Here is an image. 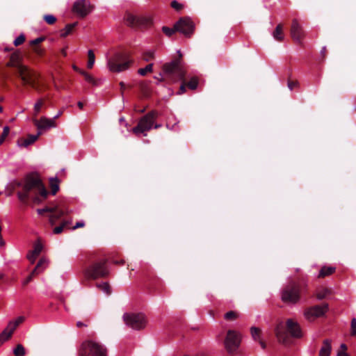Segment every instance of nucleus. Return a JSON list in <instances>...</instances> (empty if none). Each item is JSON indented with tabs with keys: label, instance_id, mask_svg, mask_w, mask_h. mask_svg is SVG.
<instances>
[{
	"label": "nucleus",
	"instance_id": "46",
	"mask_svg": "<svg viewBox=\"0 0 356 356\" xmlns=\"http://www.w3.org/2000/svg\"><path fill=\"white\" fill-rule=\"evenodd\" d=\"M42 245L40 243H36L34 245L33 250L31 252H33V254L38 256L40 254V252H42Z\"/></svg>",
	"mask_w": 356,
	"mask_h": 356
},
{
	"label": "nucleus",
	"instance_id": "63",
	"mask_svg": "<svg viewBox=\"0 0 356 356\" xmlns=\"http://www.w3.org/2000/svg\"><path fill=\"white\" fill-rule=\"evenodd\" d=\"M337 356H348L345 352H339Z\"/></svg>",
	"mask_w": 356,
	"mask_h": 356
},
{
	"label": "nucleus",
	"instance_id": "61",
	"mask_svg": "<svg viewBox=\"0 0 356 356\" xmlns=\"http://www.w3.org/2000/svg\"><path fill=\"white\" fill-rule=\"evenodd\" d=\"M341 348L342 349V351L341 352H345L346 350H347V346L346 344L344 343H342L341 345Z\"/></svg>",
	"mask_w": 356,
	"mask_h": 356
},
{
	"label": "nucleus",
	"instance_id": "19",
	"mask_svg": "<svg viewBox=\"0 0 356 356\" xmlns=\"http://www.w3.org/2000/svg\"><path fill=\"white\" fill-rule=\"evenodd\" d=\"M40 134L41 132L38 131L36 135H29L26 138H19L17 140V145L19 147H26L36 141Z\"/></svg>",
	"mask_w": 356,
	"mask_h": 356
},
{
	"label": "nucleus",
	"instance_id": "53",
	"mask_svg": "<svg viewBox=\"0 0 356 356\" xmlns=\"http://www.w3.org/2000/svg\"><path fill=\"white\" fill-rule=\"evenodd\" d=\"M184 356H209V355L206 352L200 351V352H198L197 353H196L195 355H184Z\"/></svg>",
	"mask_w": 356,
	"mask_h": 356
},
{
	"label": "nucleus",
	"instance_id": "35",
	"mask_svg": "<svg viewBox=\"0 0 356 356\" xmlns=\"http://www.w3.org/2000/svg\"><path fill=\"white\" fill-rule=\"evenodd\" d=\"M153 71V63H149L146 65L144 68H140L138 70V73L141 76H145L147 73H150Z\"/></svg>",
	"mask_w": 356,
	"mask_h": 356
},
{
	"label": "nucleus",
	"instance_id": "58",
	"mask_svg": "<svg viewBox=\"0 0 356 356\" xmlns=\"http://www.w3.org/2000/svg\"><path fill=\"white\" fill-rule=\"evenodd\" d=\"M71 223L70 221H68V220H64L61 222V225H63V227L65 228L66 226H67L68 225H70Z\"/></svg>",
	"mask_w": 356,
	"mask_h": 356
},
{
	"label": "nucleus",
	"instance_id": "6",
	"mask_svg": "<svg viewBox=\"0 0 356 356\" xmlns=\"http://www.w3.org/2000/svg\"><path fill=\"white\" fill-rule=\"evenodd\" d=\"M108 350L102 343L92 339L84 341L80 347L79 356H107Z\"/></svg>",
	"mask_w": 356,
	"mask_h": 356
},
{
	"label": "nucleus",
	"instance_id": "48",
	"mask_svg": "<svg viewBox=\"0 0 356 356\" xmlns=\"http://www.w3.org/2000/svg\"><path fill=\"white\" fill-rule=\"evenodd\" d=\"M45 40V37H39L38 38H35V40H33L30 42L31 45H37L42 42H43Z\"/></svg>",
	"mask_w": 356,
	"mask_h": 356
},
{
	"label": "nucleus",
	"instance_id": "30",
	"mask_svg": "<svg viewBox=\"0 0 356 356\" xmlns=\"http://www.w3.org/2000/svg\"><path fill=\"white\" fill-rule=\"evenodd\" d=\"M162 31L166 36H168V37L172 36L175 32H178V29H176V23L175 24V25L172 28H170L168 26H163Z\"/></svg>",
	"mask_w": 356,
	"mask_h": 356
},
{
	"label": "nucleus",
	"instance_id": "22",
	"mask_svg": "<svg viewBox=\"0 0 356 356\" xmlns=\"http://www.w3.org/2000/svg\"><path fill=\"white\" fill-rule=\"evenodd\" d=\"M68 213L67 209H59L57 207V211L53 212L49 216V221L51 225H54L56 222L62 216H65Z\"/></svg>",
	"mask_w": 356,
	"mask_h": 356
},
{
	"label": "nucleus",
	"instance_id": "21",
	"mask_svg": "<svg viewBox=\"0 0 356 356\" xmlns=\"http://www.w3.org/2000/svg\"><path fill=\"white\" fill-rule=\"evenodd\" d=\"M47 266L48 260L44 257L41 258L30 275L34 277L35 275L41 273L47 267Z\"/></svg>",
	"mask_w": 356,
	"mask_h": 356
},
{
	"label": "nucleus",
	"instance_id": "15",
	"mask_svg": "<svg viewBox=\"0 0 356 356\" xmlns=\"http://www.w3.org/2000/svg\"><path fill=\"white\" fill-rule=\"evenodd\" d=\"M92 8L88 0H77L74 3L72 11L79 17L83 18L91 13Z\"/></svg>",
	"mask_w": 356,
	"mask_h": 356
},
{
	"label": "nucleus",
	"instance_id": "23",
	"mask_svg": "<svg viewBox=\"0 0 356 356\" xmlns=\"http://www.w3.org/2000/svg\"><path fill=\"white\" fill-rule=\"evenodd\" d=\"M331 340L325 339L319 350V356H330L332 351Z\"/></svg>",
	"mask_w": 356,
	"mask_h": 356
},
{
	"label": "nucleus",
	"instance_id": "49",
	"mask_svg": "<svg viewBox=\"0 0 356 356\" xmlns=\"http://www.w3.org/2000/svg\"><path fill=\"white\" fill-rule=\"evenodd\" d=\"M38 257V255L33 254V253L31 252H30L27 254V259L31 261V264H33L35 262V261Z\"/></svg>",
	"mask_w": 356,
	"mask_h": 356
},
{
	"label": "nucleus",
	"instance_id": "5",
	"mask_svg": "<svg viewBox=\"0 0 356 356\" xmlns=\"http://www.w3.org/2000/svg\"><path fill=\"white\" fill-rule=\"evenodd\" d=\"M134 60L125 53L117 52L108 58L107 66L112 72L119 73L128 70Z\"/></svg>",
	"mask_w": 356,
	"mask_h": 356
},
{
	"label": "nucleus",
	"instance_id": "13",
	"mask_svg": "<svg viewBox=\"0 0 356 356\" xmlns=\"http://www.w3.org/2000/svg\"><path fill=\"white\" fill-rule=\"evenodd\" d=\"M126 23L131 27H147L152 23V19L149 17L137 16L131 13H127L125 16Z\"/></svg>",
	"mask_w": 356,
	"mask_h": 356
},
{
	"label": "nucleus",
	"instance_id": "18",
	"mask_svg": "<svg viewBox=\"0 0 356 356\" xmlns=\"http://www.w3.org/2000/svg\"><path fill=\"white\" fill-rule=\"evenodd\" d=\"M22 54L19 51H14L10 56V60L7 63V67H15L18 70V67L23 65L20 63Z\"/></svg>",
	"mask_w": 356,
	"mask_h": 356
},
{
	"label": "nucleus",
	"instance_id": "59",
	"mask_svg": "<svg viewBox=\"0 0 356 356\" xmlns=\"http://www.w3.org/2000/svg\"><path fill=\"white\" fill-rule=\"evenodd\" d=\"M72 67H73L74 70H75L76 72H79L80 74H81V72H84V70H81L80 68H79L76 65H73Z\"/></svg>",
	"mask_w": 356,
	"mask_h": 356
},
{
	"label": "nucleus",
	"instance_id": "27",
	"mask_svg": "<svg viewBox=\"0 0 356 356\" xmlns=\"http://www.w3.org/2000/svg\"><path fill=\"white\" fill-rule=\"evenodd\" d=\"M78 22H74L72 24H68L65 26V27L60 31V37L65 38L68 35H70L74 30V29L76 26Z\"/></svg>",
	"mask_w": 356,
	"mask_h": 356
},
{
	"label": "nucleus",
	"instance_id": "34",
	"mask_svg": "<svg viewBox=\"0 0 356 356\" xmlns=\"http://www.w3.org/2000/svg\"><path fill=\"white\" fill-rule=\"evenodd\" d=\"M88 61L87 63V67L89 69H92L94 65L95 61V54L92 50H91V49L88 50Z\"/></svg>",
	"mask_w": 356,
	"mask_h": 356
},
{
	"label": "nucleus",
	"instance_id": "24",
	"mask_svg": "<svg viewBox=\"0 0 356 356\" xmlns=\"http://www.w3.org/2000/svg\"><path fill=\"white\" fill-rule=\"evenodd\" d=\"M336 271V267L334 266H323L320 269L319 273L318 275V278H324L325 277L330 276L334 274Z\"/></svg>",
	"mask_w": 356,
	"mask_h": 356
},
{
	"label": "nucleus",
	"instance_id": "10",
	"mask_svg": "<svg viewBox=\"0 0 356 356\" xmlns=\"http://www.w3.org/2000/svg\"><path fill=\"white\" fill-rule=\"evenodd\" d=\"M241 343V334L239 332L229 330L224 341L225 348L229 354H234Z\"/></svg>",
	"mask_w": 356,
	"mask_h": 356
},
{
	"label": "nucleus",
	"instance_id": "25",
	"mask_svg": "<svg viewBox=\"0 0 356 356\" xmlns=\"http://www.w3.org/2000/svg\"><path fill=\"white\" fill-rule=\"evenodd\" d=\"M24 316H19L15 321H10L6 326V328L13 334L17 327L24 322Z\"/></svg>",
	"mask_w": 356,
	"mask_h": 356
},
{
	"label": "nucleus",
	"instance_id": "38",
	"mask_svg": "<svg viewBox=\"0 0 356 356\" xmlns=\"http://www.w3.org/2000/svg\"><path fill=\"white\" fill-rule=\"evenodd\" d=\"M13 353L15 356H24L26 353L25 348L22 344L17 345Z\"/></svg>",
	"mask_w": 356,
	"mask_h": 356
},
{
	"label": "nucleus",
	"instance_id": "9",
	"mask_svg": "<svg viewBox=\"0 0 356 356\" xmlns=\"http://www.w3.org/2000/svg\"><path fill=\"white\" fill-rule=\"evenodd\" d=\"M157 115V112L155 111L149 112L140 119L137 126L132 129V132L137 136L143 134L144 136H146L147 132L153 127Z\"/></svg>",
	"mask_w": 356,
	"mask_h": 356
},
{
	"label": "nucleus",
	"instance_id": "3",
	"mask_svg": "<svg viewBox=\"0 0 356 356\" xmlns=\"http://www.w3.org/2000/svg\"><path fill=\"white\" fill-rule=\"evenodd\" d=\"M275 334L278 342L284 345L290 343L289 335L296 339H300L303 337L300 325L292 318H288L285 324L282 321L279 322L275 328Z\"/></svg>",
	"mask_w": 356,
	"mask_h": 356
},
{
	"label": "nucleus",
	"instance_id": "20",
	"mask_svg": "<svg viewBox=\"0 0 356 356\" xmlns=\"http://www.w3.org/2000/svg\"><path fill=\"white\" fill-rule=\"evenodd\" d=\"M250 333L252 339L255 341H258L261 345L262 349H265L266 348V343L261 339V330L259 327H252L250 328Z\"/></svg>",
	"mask_w": 356,
	"mask_h": 356
},
{
	"label": "nucleus",
	"instance_id": "55",
	"mask_svg": "<svg viewBox=\"0 0 356 356\" xmlns=\"http://www.w3.org/2000/svg\"><path fill=\"white\" fill-rule=\"evenodd\" d=\"M327 54V49L325 47H323L321 50V55L323 58V59H325Z\"/></svg>",
	"mask_w": 356,
	"mask_h": 356
},
{
	"label": "nucleus",
	"instance_id": "60",
	"mask_svg": "<svg viewBox=\"0 0 356 356\" xmlns=\"http://www.w3.org/2000/svg\"><path fill=\"white\" fill-rule=\"evenodd\" d=\"M120 86L121 91L123 93L124 90L125 89V84H124V82L122 81V82L120 83Z\"/></svg>",
	"mask_w": 356,
	"mask_h": 356
},
{
	"label": "nucleus",
	"instance_id": "36",
	"mask_svg": "<svg viewBox=\"0 0 356 356\" xmlns=\"http://www.w3.org/2000/svg\"><path fill=\"white\" fill-rule=\"evenodd\" d=\"M81 74L84 76V79L87 82L92 84L93 86L97 85V81L95 79V78L86 71L81 72Z\"/></svg>",
	"mask_w": 356,
	"mask_h": 356
},
{
	"label": "nucleus",
	"instance_id": "56",
	"mask_svg": "<svg viewBox=\"0 0 356 356\" xmlns=\"http://www.w3.org/2000/svg\"><path fill=\"white\" fill-rule=\"evenodd\" d=\"M76 326H77L78 327H87V326H88V325H87V324H86V323H82V322H81V321H78V322L76 323Z\"/></svg>",
	"mask_w": 356,
	"mask_h": 356
},
{
	"label": "nucleus",
	"instance_id": "2",
	"mask_svg": "<svg viewBox=\"0 0 356 356\" xmlns=\"http://www.w3.org/2000/svg\"><path fill=\"white\" fill-rule=\"evenodd\" d=\"M16 186L22 188V191L17 192L18 198L22 202L26 201L31 194L35 201L39 200L38 195L43 198L47 196V191L37 174L26 175L22 181L16 184Z\"/></svg>",
	"mask_w": 356,
	"mask_h": 356
},
{
	"label": "nucleus",
	"instance_id": "4",
	"mask_svg": "<svg viewBox=\"0 0 356 356\" xmlns=\"http://www.w3.org/2000/svg\"><path fill=\"white\" fill-rule=\"evenodd\" d=\"M18 75L24 86H30L38 92H40L44 85L40 81V74L26 65L18 67Z\"/></svg>",
	"mask_w": 356,
	"mask_h": 356
},
{
	"label": "nucleus",
	"instance_id": "40",
	"mask_svg": "<svg viewBox=\"0 0 356 356\" xmlns=\"http://www.w3.org/2000/svg\"><path fill=\"white\" fill-rule=\"evenodd\" d=\"M44 20L48 24H54L56 22V18L53 15H45L43 17Z\"/></svg>",
	"mask_w": 356,
	"mask_h": 356
},
{
	"label": "nucleus",
	"instance_id": "57",
	"mask_svg": "<svg viewBox=\"0 0 356 356\" xmlns=\"http://www.w3.org/2000/svg\"><path fill=\"white\" fill-rule=\"evenodd\" d=\"M67 47H65L63 48L60 51V53L62 54V55L63 56H67Z\"/></svg>",
	"mask_w": 356,
	"mask_h": 356
},
{
	"label": "nucleus",
	"instance_id": "31",
	"mask_svg": "<svg viewBox=\"0 0 356 356\" xmlns=\"http://www.w3.org/2000/svg\"><path fill=\"white\" fill-rule=\"evenodd\" d=\"M239 317V314L235 311H229L225 314L224 318L227 321H234Z\"/></svg>",
	"mask_w": 356,
	"mask_h": 356
},
{
	"label": "nucleus",
	"instance_id": "37",
	"mask_svg": "<svg viewBox=\"0 0 356 356\" xmlns=\"http://www.w3.org/2000/svg\"><path fill=\"white\" fill-rule=\"evenodd\" d=\"M329 293H330V290L328 289L324 288V289L319 290L316 292V297L318 300H323Z\"/></svg>",
	"mask_w": 356,
	"mask_h": 356
},
{
	"label": "nucleus",
	"instance_id": "32",
	"mask_svg": "<svg viewBox=\"0 0 356 356\" xmlns=\"http://www.w3.org/2000/svg\"><path fill=\"white\" fill-rule=\"evenodd\" d=\"M96 286L102 290L103 292L106 293L107 295H110L111 293L110 285L108 282H103L101 284H97Z\"/></svg>",
	"mask_w": 356,
	"mask_h": 356
},
{
	"label": "nucleus",
	"instance_id": "41",
	"mask_svg": "<svg viewBox=\"0 0 356 356\" xmlns=\"http://www.w3.org/2000/svg\"><path fill=\"white\" fill-rule=\"evenodd\" d=\"M25 39V35L23 33H22L15 38V40L13 42V44L16 47L19 46L24 42Z\"/></svg>",
	"mask_w": 356,
	"mask_h": 356
},
{
	"label": "nucleus",
	"instance_id": "51",
	"mask_svg": "<svg viewBox=\"0 0 356 356\" xmlns=\"http://www.w3.org/2000/svg\"><path fill=\"white\" fill-rule=\"evenodd\" d=\"M33 51L38 56H42L44 54V49H42L40 47H35L33 49Z\"/></svg>",
	"mask_w": 356,
	"mask_h": 356
},
{
	"label": "nucleus",
	"instance_id": "47",
	"mask_svg": "<svg viewBox=\"0 0 356 356\" xmlns=\"http://www.w3.org/2000/svg\"><path fill=\"white\" fill-rule=\"evenodd\" d=\"M288 88L292 90L294 88H296L299 86V83L298 81H291L290 79L288 80Z\"/></svg>",
	"mask_w": 356,
	"mask_h": 356
},
{
	"label": "nucleus",
	"instance_id": "17",
	"mask_svg": "<svg viewBox=\"0 0 356 356\" xmlns=\"http://www.w3.org/2000/svg\"><path fill=\"white\" fill-rule=\"evenodd\" d=\"M34 124L39 130H44L56 127L54 119H49L46 117H42L39 120H34Z\"/></svg>",
	"mask_w": 356,
	"mask_h": 356
},
{
	"label": "nucleus",
	"instance_id": "50",
	"mask_svg": "<svg viewBox=\"0 0 356 356\" xmlns=\"http://www.w3.org/2000/svg\"><path fill=\"white\" fill-rule=\"evenodd\" d=\"M63 225H60L59 226H57L54 229L53 233L54 234H59L63 231Z\"/></svg>",
	"mask_w": 356,
	"mask_h": 356
},
{
	"label": "nucleus",
	"instance_id": "44",
	"mask_svg": "<svg viewBox=\"0 0 356 356\" xmlns=\"http://www.w3.org/2000/svg\"><path fill=\"white\" fill-rule=\"evenodd\" d=\"M9 131H10V128L8 126L4 127L3 133L0 137V145H1L4 142L6 137L9 134Z\"/></svg>",
	"mask_w": 356,
	"mask_h": 356
},
{
	"label": "nucleus",
	"instance_id": "42",
	"mask_svg": "<svg viewBox=\"0 0 356 356\" xmlns=\"http://www.w3.org/2000/svg\"><path fill=\"white\" fill-rule=\"evenodd\" d=\"M43 104L44 102L42 99H40L36 102V103L34 105L35 115H38L40 113Z\"/></svg>",
	"mask_w": 356,
	"mask_h": 356
},
{
	"label": "nucleus",
	"instance_id": "45",
	"mask_svg": "<svg viewBox=\"0 0 356 356\" xmlns=\"http://www.w3.org/2000/svg\"><path fill=\"white\" fill-rule=\"evenodd\" d=\"M350 335L356 337V318H353L350 323Z\"/></svg>",
	"mask_w": 356,
	"mask_h": 356
},
{
	"label": "nucleus",
	"instance_id": "7",
	"mask_svg": "<svg viewBox=\"0 0 356 356\" xmlns=\"http://www.w3.org/2000/svg\"><path fill=\"white\" fill-rule=\"evenodd\" d=\"M106 259H100L90 264L84 270V276L88 280H97L108 276L109 269L106 265Z\"/></svg>",
	"mask_w": 356,
	"mask_h": 356
},
{
	"label": "nucleus",
	"instance_id": "29",
	"mask_svg": "<svg viewBox=\"0 0 356 356\" xmlns=\"http://www.w3.org/2000/svg\"><path fill=\"white\" fill-rule=\"evenodd\" d=\"M58 183L59 181L56 177L50 179V187L51 190V194L54 195H56L59 190Z\"/></svg>",
	"mask_w": 356,
	"mask_h": 356
},
{
	"label": "nucleus",
	"instance_id": "43",
	"mask_svg": "<svg viewBox=\"0 0 356 356\" xmlns=\"http://www.w3.org/2000/svg\"><path fill=\"white\" fill-rule=\"evenodd\" d=\"M170 6L177 11H180L184 8V5L176 0H173L171 2Z\"/></svg>",
	"mask_w": 356,
	"mask_h": 356
},
{
	"label": "nucleus",
	"instance_id": "62",
	"mask_svg": "<svg viewBox=\"0 0 356 356\" xmlns=\"http://www.w3.org/2000/svg\"><path fill=\"white\" fill-rule=\"evenodd\" d=\"M77 106L80 109H83V104L81 102H78Z\"/></svg>",
	"mask_w": 356,
	"mask_h": 356
},
{
	"label": "nucleus",
	"instance_id": "64",
	"mask_svg": "<svg viewBox=\"0 0 356 356\" xmlns=\"http://www.w3.org/2000/svg\"><path fill=\"white\" fill-rule=\"evenodd\" d=\"M161 126H162V125H161V124H154V123L153 127H154V129H159V128L161 127Z\"/></svg>",
	"mask_w": 356,
	"mask_h": 356
},
{
	"label": "nucleus",
	"instance_id": "1",
	"mask_svg": "<svg viewBox=\"0 0 356 356\" xmlns=\"http://www.w3.org/2000/svg\"><path fill=\"white\" fill-rule=\"evenodd\" d=\"M164 75L174 81H181V84L177 91L178 95L186 92V87L191 90H195L197 88L199 80L196 76H192L188 81H186V67L181 59V54L179 58L166 63L163 65Z\"/></svg>",
	"mask_w": 356,
	"mask_h": 356
},
{
	"label": "nucleus",
	"instance_id": "28",
	"mask_svg": "<svg viewBox=\"0 0 356 356\" xmlns=\"http://www.w3.org/2000/svg\"><path fill=\"white\" fill-rule=\"evenodd\" d=\"M12 333L7 329L6 327L2 331L0 334V346L7 340H8L11 336Z\"/></svg>",
	"mask_w": 356,
	"mask_h": 356
},
{
	"label": "nucleus",
	"instance_id": "12",
	"mask_svg": "<svg viewBox=\"0 0 356 356\" xmlns=\"http://www.w3.org/2000/svg\"><path fill=\"white\" fill-rule=\"evenodd\" d=\"M176 29L184 36L191 38L195 31V24L188 17H181L176 22Z\"/></svg>",
	"mask_w": 356,
	"mask_h": 356
},
{
	"label": "nucleus",
	"instance_id": "14",
	"mask_svg": "<svg viewBox=\"0 0 356 356\" xmlns=\"http://www.w3.org/2000/svg\"><path fill=\"white\" fill-rule=\"evenodd\" d=\"M328 309V305H315L307 309L304 312L305 318L309 321H313L316 318L323 316Z\"/></svg>",
	"mask_w": 356,
	"mask_h": 356
},
{
	"label": "nucleus",
	"instance_id": "54",
	"mask_svg": "<svg viewBox=\"0 0 356 356\" xmlns=\"http://www.w3.org/2000/svg\"><path fill=\"white\" fill-rule=\"evenodd\" d=\"M33 278V277H32V275H29V276H28V277L24 280V281L23 282L22 284H23L24 286H26L28 283H29L30 282H31V281H32Z\"/></svg>",
	"mask_w": 356,
	"mask_h": 356
},
{
	"label": "nucleus",
	"instance_id": "33",
	"mask_svg": "<svg viewBox=\"0 0 356 356\" xmlns=\"http://www.w3.org/2000/svg\"><path fill=\"white\" fill-rule=\"evenodd\" d=\"M154 54L155 51L154 50L145 51L142 56L143 60L146 62L151 61L154 59Z\"/></svg>",
	"mask_w": 356,
	"mask_h": 356
},
{
	"label": "nucleus",
	"instance_id": "26",
	"mask_svg": "<svg viewBox=\"0 0 356 356\" xmlns=\"http://www.w3.org/2000/svg\"><path fill=\"white\" fill-rule=\"evenodd\" d=\"M273 36L275 40L282 42L284 40V33H283V25L282 24H278L274 31L273 32Z\"/></svg>",
	"mask_w": 356,
	"mask_h": 356
},
{
	"label": "nucleus",
	"instance_id": "39",
	"mask_svg": "<svg viewBox=\"0 0 356 356\" xmlns=\"http://www.w3.org/2000/svg\"><path fill=\"white\" fill-rule=\"evenodd\" d=\"M57 207H46L45 208L38 209V213L39 214H42L44 212H50L52 213L57 211Z\"/></svg>",
	"mask_w": 356,
	"mask_h": 356
},
{
	"label": "nucleus",
	"instance_id": "52",
	"mask_svg": "<svg viewBox=\"0 0 356 356\" xmlns=\"http://www.w3.org/2000/svg\"><path fill=\"white\" fill-rule=\"evenodd\" d=\"M85 226V223L83 221L77 222L75 225L72 227V229H76L80 227H83Z\"/></svg>",
	"mask_w": 356,
	"mask_h": 356
},
{
	"label": "nucleus",
	"instance_id": "16",
	"mask_svg": "<svg viewBox=\"0 0 356 356\" xmlns=\"http://www.w3.org/2000/svg\"><path fill=\"white\" fill-rule=\"evenodd\" d=\"M291 38L296 42L300 44L305 37V33L297 19H293L291 22L290 30Z\"/></svg>",
	"mask_w": 356,
	"mask_h": 356
},
{
	"label": "nucleus",
	"instance_id": "8",
	"mask_svg": "<svg viewBox=\"0 0 356 356\" xmlns=\"http://www.w3.org/2000/svg\"><path fill=\"white\" fill-rule=\"evenodd\" d=\"M300 299V288L299 284L291 281L282 290L281 300L286 304L295 305Z\"/></svg>",
	"mask_w": 356,
	"mask_h": 356
},
{
	"label": "nucleus",
	"instance_id": "11",
	"mask_svg": "<svg viewBox=\"0 0 356 356\" xmlns=\"http://www.w3.org/2000/svg\"><path fill=\"white\" fill-rule=\"evenodd\" d=\"M125 324L133 330H140L144 329L147 325V320L143 314L126 313L123 315Z\"/></svg>",
	"mask_w": 356,
	"mask_h": 356
}]
</instances>
